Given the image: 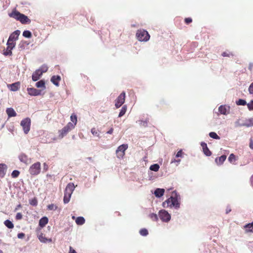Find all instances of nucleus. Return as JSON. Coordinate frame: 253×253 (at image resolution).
<instances>
[{
    "label": "nucleus",
    "instance_id": "nucleus-1",
    "mask_svg": "<svg viewBox=\"0 0 253 253\" xmlns=\"http://www.w3.org/2000/svg\"><path fill=\"white\" fill-rule=\"evenodd\" d=\"M167 204V207L170 208H174L178 210L180 206V196L175 191L172 192L171 196L163 203V206L165 207V205Z\"/></svg>",
    "mask_w": 253,
    "mask_h": 253
},
{
    "label": "nucleus",
    "instance_id": "nucleus-2",
    "mask_svg": "<svg viewBox=\"0 0 253 253\" xmlns=\"http://www.w3.org/2000/svg\"><path fill=\"white\" fill-rule=\"evenodd\" d=\"M75 186L73 183H69L67 185L65 192L63 201L65 204H67L70 201L71 195L74 191Z\"/></svg>",
    "mask_w": 253,
    "mask_h": 253
},
{
    "label": "nucleus",
    "instance_id": "nucleus-3",
    "mask_svg": "<svg viewBox=\"0 0 253 253\" xmlns=\"http://www.w3.org/2000/svg\"><path fill=\"white\" fill-rule=\"evenodd\" d=\"M9 15L10 17L20 21L23 24L30 22V19L27 16L21 14L19 12L16 10L13 11L11 13L9 14Z\"/></svg>",
    "mask_w": 253,
    "mask_h": 253
},
{
    "label": "nucleus",
    "instance_id": "nucleus-4",
    "mask_svg": "<svg viewBox=\"0 0 253 253\" xmlns=\"http://www.w3.org/2000/svg\"><path fill=\"white\" fill-rule=\"evenodd\" d=\"M136 37L140 42H146L149 40L150 36L147 31L139 29L136 31Z\"/></svg>",
    "mask_w": 253,
    "mask_h": 253
},
{
    "label": "nucleus",
    "instance_id": "nucleus-5",
    "mask_svg": "<svg viewBox=\"0 0 253 253\" xmlns=\"http://www.w3.org/2000/svg\"><path fill=\"white\" fill-rule=\"evenodd\" d=\"M41 170V165L39 162L32 165L29 169V173L33 175H37L40 174Z\"/></svg>",
    "mask_w": 253,
    "mask_h": 253
},
{
    "label": "nucleus",
    "instance_id": "nucleus-6",
    "mask_svg": "<svg viewBox=\"0 0 253 253\" xmlns=\"http://www.w3.org/2000/svg\"><path fill=\"white\" fill-rule=\"evenodd\" d=\"M74 128V127H73V125L67 124V125L65 126L63 128L58 131V138H63L65 135L67 134L69 132L71 131Z\"/></svg>",
    "mask_w": 253,
    "mask_h": 253
},
{
    "label": "nucleus",
    "instance_id": "nucleus-7",
    "mask_svg": "<svg viewBox=\"0 0 253 253\" xmlns=\"http://www.w3.org/2000/svg\"><path fill=\"white\" fill-rule=\"evenodd\" d=\"M21 126L23 128V130L25 134H27L30 129V125H31V120L29 118H25L22 120L20 123Z\"/></svg>",
    "mask_w": 253,
    "mask_h": 253
},
{
    "label": "nucleus",
    "instance_id": "nucleus-8",
    "mask_svg": "<svg viewBox=\"0 0 253 253\" xmlns=\"http://www.w3.org/2000/svg\"><path fill=\"white\" fill-rule=\"evenodd\" d=\"M159 217L162 221L165 222H168L171 218L170 214L165 210L159 211Z\"/></svg>",
    "mask_w": 253,
    "mask_h": 253
},
{
    "label": "nucleus",
    "instance_id": "nucleus-9",
    "mask_svg": "<svg viewBox=\"0 0 253 253\" xmlns=\"http://www.w3.org/2000/svg\"><path fill=\"white\" fill-rule=\"evenodd\" d=\"M126 93L122 92L115 101V106L116 108L120 107L125 102Z\"/></svg>",
    "mask_w": 253,
    "mask_h": 253
},
{
    "label": "nucleus",
    "instance_id": "nucleus-10",
    "mask_svg": "<svg viewBox=\"0 0 253 253\" xmlns=\"http://www.w3.org/2000/svg\"><path fill=\"white\" fill-rule=\"evenodd\" d=\"M127 148V144H122L120 145L116 150V155L118 158H122L125 154V151Z\"/></svg>",
    "mask_w": 253,
    "mask_h": 253
},
{
    "label": "nucleus",
    "instance_id": "nucleus-11",
    "mask_svg": "<svg viewBox=\"0 0 253 253\" xmlns=\"http://www.w3.org/2000/svg\"><path fill=\"white\" fill-rule=\"evenodd\" d=\"M230 107L229 105H222L218 107V111L220 114L227 115L229 114Z\"/></svg>",
    "mask_w": 253,
    "mask_h": 253
},
{
    "label": "nucleus",
    "instance_id": "nucleus-12",
    "mask_svg": "<svg viewBox=\"0 0 253 253\" xmlns=\"http://www.w3.org/2000/svg\"><path fill=\"white\" fill-rule=\"evenodd\" d=\"M19 161L27 165L31 162V159L28 158V156L24 153H21L18 156Z\"/></svg>",
    "mask_w": 253,
    "mask_h": 253
},
{
    "label": "nucleus",
    "instance_id": "nucleus-13",
    "mask_svg": "<svg viewBox=\"0 0 253 253\" xmlns=\"http://www.w3.org/2000/svg\"><path fill=\"white\" fill-rule=\"evenodd\" d=\"M37 236L40 241L42 243H51L52 242L51 238H46L45 235L42 233L38 234Z\"/></svg>",
    "mask_w": 253,
    "mask_h": 253
},
{
    "label": "nucleus",
    "instance_id": "nucleus-14",
    "mask_svg": "<svg viewBox=\"0 0 253 253\" xmlns=\"http://www.w3.org/2000/svg\"><path fill=\"white\" fill-rule=\"evenodd\" d=\"M28 94L31 96H38L41 94V90L37 89L35 88H27Z\"/></svg>",
    "mask_w": 253,
    "mask_h": 253
},
{
    "label": "nucleus",
    "instance_id": "nucleus-15",
    "mask_svg": "<svg viewBox=\"0 0 253 253\" xmlns=\"http://www.w3.org/2000/svg\"><path fill=\"white\" fill-rule=\"evenodd\" d=\"M20 34V31L19 30L15 31L10 35L8 40L11 42H16L18 39Z\"/></svg>",
    "mask_w": 253,
    "mask_h": 253
},
{
    "label": "nucleus",
    "instance_id": "nucleus-16",
    "mask_svg": "<svg viewBox=\"0 0 253 253\" xmlns=\"http://www.w3.org/2000/svg\"><path fill=\"white\" fill-rule=\"evenodd\" d=\"M7 86L11 91H16L20 88V83L17 82L12 84H8Z\"/></svg>",
    "mask_w": 253,
    "mask_h": 253
},
{
    "label": "nucleus",
    "instance_id": "nucleus-17",
    "mask_svg": "<svg viewBox=\"0 0 253 253\" xmlns=\"http://www.w3.org/2000/svg\"><path fill=\"white\" fill-rule=\"evenodd\" d=\"M7 169V166L4 164H0V178L4 177Z\"/></svg>",
    "mask_w": 253,
    "mask_h": 253
},
{
    "label": "nucleus",
    "instance_id": "nucleus-18",
    "mask_svg": "<svg viewBox=\"0 0 253 253\" xmlns=\"http://www.w3.org/2000/svg\"><path fill=\"white\" fill-rule=\"evenodd\" d=\"M42 74L40 70L38 69L34 72L32 75V80L34 82L38 81L42 76Z\"/></svg>",
    "mask_w": 253,
    "mask_h": 253
},
{
    "label": "nucleus",
    "instance_id": "nucleus-19",
    "mask_svg": "<svg viewBox=\"0 0 253 253\" xmlns=\"http://www.w3.org/2000/svg\"><path fill=\"white\" fill-rule=\"evenodd\" d=\"M165 189L163 188H157L154 192L155 196L157 198H160L164 195Z\"/></svg>",
    "mask_w": 253,
    "mask_h": 253
},
{
    "label": "nucleus",
    "instance_id": "nucleus-20",
    "mask_svg": "<svg viewBox=\"0 0 253 253\" xmlns=\"http://www.w3.org/2000/svg\"><path fill=\"white\" fill-rule=\"evenodd\" d=\"M226 156L224 155H222L220 157L216 158L215 159V162L217 165H221L223 162L225 161Z\"/></svg>",
    "mask_w": 253,
    "mask_h": 253
},
{
    "label": "nucleus",
    "instance_id": "nucleus-21",
    "mask_svg": "<svg viewBox=\"0 0 253 253\" xmlns=\"http://www.w3.org/2000/svg\"><path fill=\"white\" fill-rule=\"evenodd\" d=\"M70 120L71 122H69L68 124L73 125V127L75 128L77 123V117L76 115L74 114H72L70 116Z\"/></svg>",
    "mask_w": 253,
    "mask_h": 253
},
{
    "label": "nucleus",
    "instance_id": "nucleus-22",
    "mask_svg": "<svg viewBox=\"0 0 253 253\" xmlns=\"http://www.w3.org/2000/svg\"><path fill=\"white\" fill-rule=\"evenodd\" d=\"M6 112L9 118L15 117L17 115L16 112L12 108H8L6 109Z\"/></svg>",
    "mask_w": 253,
    "mask_h": 253
},
{
    "label": "nucleus",
    "instance_id": "nucleus-23",
    "mask_svg": "<svg viewBox=\"0 0 253 253\" xmlns=\"http://www.w3.org/2000/svg\"><path fill=\"white\" fill-rule=\"evenodd\" d=\"M48 222V219L47 217L44 216L42 217L39 221V225L42 227H43L45 225L47 224Z\"/></svg>",
    "mask_w": 253,
    "mask_h": 253
},
{
    "label": "nucleus",
    "instance_id": "nucleus-24",
    "mask_svg": "<svg viewBox=\"0 0 253 253\" xmlns=\"http://www.w3.org/2000/svg\"><path fill=\"white\" fill-rule=\"evenodd\" d=\"M61 80L59 76H53L51 79V82L55 85H59V81Z\"/></svg>",
    "mask_w": 253,
    "mask_h": 253
},
{
    "label": "nucleus",
    "instance_id": "nucleus-25",
    "mask_svg": "<svg viewBox=\"0 0 253 253\" xmlns=\"http://www.w3.org/2000/svg\"><path fill=\"white\" fill-rule=\"evenodd\" d=\"M36 86L38 88H42V89H45L46 88L45 85V82L43 80H41L36 83Z\"/></svg>",
    "mask_w": 253,
    "mask_h": 253
},
{
    "label": "nucleus",
    "instance_id": "nucleus-26",
    "mask_svg": "<svg viewBox=\"0 0 253 253\" xmlns=\"http://www.w3.org/2000/svg\"><path fill=\"white\" fill-rule=\"evenodd\" d=\"M246 232H253V222L244 226Z\"/></svg>",
    "mask_w": 253,
    "mask_h": 253
},
{
    "label": "nucleus",
    "instance_id": "nucleus-27",
    "mask_svg": "<svg viewBox=\"0 0 253 253\" xmlns=\"http://www.w3.org/2000/svg\"><path fill=\"white\" fill-rule=\"evenodd\" d=\"M228 160L230 163L235 165L237 158L234 154H231L229 155Z\"/></svg>",
    "mask_w": 253,
    "mask_h": 253
},
{
    "label": "nucleus",
    "instance_id": "nucleus-28",
    "mask_svg": "<svg viewBox=\"0 0 253 253\" xmlns=\"http://www.w3.org/2000/svg\"><path fill=\"white\" fill-rule=\"evenodd\" d=\"M6 45L7 48H8V49H10L12 50L16 45V42H13L8 40L7 42Z\"/></svg>",
    "mask_w": 253,
    "mask_h": 253
},
{
    "label": "nucleus",
    "instance_id": "nucleus-29",
    "mask_svg": "<svg viewBox=\"0 0 253 253\" xmlns=\"http://www.w3.org/2000/svg\"><path fill=\"white\" fill-rule=\"evenodd\" d=\"M76 222L78 225H83L85 222V219L83 217H78L76 219Z\"/></svg>",
    "mask_w": 253,
    "mask_h": 253
},
{
    "label": "nucleus",
    "instance_id": "nucleus-30",
    "mask_svg": "<svg viewBox=\"0 0 253 253\" xmlns=\"http://www.w3.org/2000/svg\"><path fill=\"white\" fill-rule=\"evenodd\" d=\"M160 169V166L158 164H155L151 165L150 167V169L154 171H158Z\"/></svg>",
    "mask_w": 253,
    "mask_h": 253
},
{
    "label": "nucleus",
    "instance_id": "nucleus-31",
    "mask_svg": "<svg viewBox=\"0 0 253 253\" xmlns=\"http://www.w3.org/2000/svg\"><path fill=\"white\" fill-rule=\"evenodd\" d=\"M4 225L9 229H12L14 227L13 224L9 220H6L4 222Z\"/></svg>",
    "mask_w": 253,
    "mask_h": 253
},
{
    "label": "nucleus",
    "instance_id": "nucleus-32",
    "mask_svg": "<svg viewBox=\"0 0 253 253\" xmlns=\"http://www.w3.org/2000/svg\"><path fill=\"white\" fill-rule=\"evenodd\" d=\"M127 109V107L126 105H124L122 108H121V110L119 113V117H122L126 112Z\"/></svg>",
    "mask_w": 253,
    "mask_h": 253
},
{
    "label": "nucleus",
    "instance_id": "nucleus-33",
    "mask_svg": "<svg viewBox=\"0 0 253 253\" xmlns=\"http://www.w3.org/2000/svg\"><path fill=\"white\" fill-rule=\"evenodd\" d=\"M91 132L95 136H96L98 138L100 137V132L98 130L96 129L95 128H92L91 130Z\"/></svg>",
    "mask_w": 253,
    "mask_h": 253
},
{
    "label": "nucleus",
    "instance_id": "nucleus-34",
    "mask_svg": "<svg viewBox=\"0 0 253 253\" xmlns=\"http://www.w3.org/2000/svg\"><path fill=\"white\" fill-rule=\"evenodd\" d=\"M23 36L27 38H30L32 37V33L30 31L26 30L23 33Z\"/></svg>",
    "mask_w": 253,
    "mask_h": 253
},
{
    "label": "nucleus",
    "instance_id": "nucleus-35",
    "mask_svg": "<svg viewBox=\"0 0 253 253\" xmlns=\"http://www.w3.org/2000/svg\"><path fill=\"white\" fill-rule=\"evenodd\" d=\"M149 217L153 221H157L158 220V216L156 213H151L149 215Z\"/></svg>",
    "mask_w": 253,
    "mask_h": 253
},
{
    "label": "nucleus",
    "instance_id": "nucleus-36",
    "mask_svg": "<svg viewBox=\"0 0 253 253\" xmlns=\"http://www.w3.org/2000/svg\"><path fill=\"white\" fill-rule=\"evenodd\" d=\"M209 136L211 138L215 139H220V137L214 132H211L209 133Z\"/></svg>",
    "mask_w": 253,
    "mask_h": 253
},
{
    "label": "nucleus",
    "instance_id": "nucleus-37",
    "mask_svg": "<svg viewBox=\"0 0 253 253\" xmlns=\"http://www.w3.org/2000/svg\"><path fill=\"white\" fill-rule=\"evenodd\" d=\"M139 233L141 236H146L148 234V230L145 228L140 230Z\"/></svg>",
    "mask_w": 253,
    "mask_h": 253
},
{
    "label": "nucleus",
    "instance_id": "nucleus-38",
    "mask_svg": "<svg viewBox=\"0 0 253 253\" xmlns=\"http://www.w3.org/2000/svg\"><path fill=\"white\" fill-rule=\"evenodd\" d=\"M236 103L237 105H243V106L247 104L246 100H245L244 99H239L238 101H236Z\"/></svg>",
    "mask_w": 253,
    "mask_h": 253
},
{
    "label": "nucleus",
    "instance_id": "nucleus-39",
    "mask_svg": "<svg viewBox=\"0 0 253 253\" xmlns=\"http://www.w3.org/2000/svg\"><path fill=\"white\" fill-rule=\"evenodd\" d=\"M57 209V206L54 204H50L47 206V209L50 211H55Z\"/></svg>",
    "mask_w": 253,
    "mask_h": 253
},
{
    "label": "nucleus",
    "instance_id": "nucleus-40",
    "mask_svg": "<svg viewBox=\"0 0 253 253\" xmlns=\"http://www.w3.org/2000/svg\"><path fill=\"white\" fill-rule=\"evenodd\" d=\"M203 150L204 153L207 156H210L211 155V153L210 151V150L209 149L208 147L205 148V149H203Z\"/></svg>",
    "mask_w": 253,
    "mask_h": 253
},
{
    "label": "nucleus",
    "instance_id": "nucleus-41",
    "mask_svg": "<svg viewBox=\"0 0 253 253\" xmlns=\"http://www.w3.org/2000/svg\"><path fill=\"white\" fill-rule=\"evenodd\" d=\"M3 54L5 56H10L12 55V50L10 49H8L6 47V49L4 51Z\"/></svg>",
    "mask_w": 253,
    "mask_h": 253
},
{
    "label": "nucleus",
    "instance_id": "nucleus-42",
    "mask_svg": "<svg viewBox=\"0 0 253 253\" xmlns=\"http://www.w3.org/2000/svg\"><path fill=\"white\" fill-rule=\"evenodd\" d=\"M139 125L141 126H147L148 125V121H143V120H139L138 122Z\"/></svg>",
    "mask_w": 253,
    "mask_h": 253
},
{
    "label": "nucleus",
    "instance_id": "nucleus-43",
    "mask_svg": "<svg viewBox=\"0 0 253 253\" xmlns=\"http://www.w3.org/2000/svg\"><path fill=\"white\" fill-rule=\"evenodd\" d=\"M235 124L236 126H246L247 127H249V126H251L250 125H248V124H240L239 120L236 121Z\"/></svg>",
    "mask_w": 253,
    "mask_h": 253
},
{
    "label": "nucleus",
    "instance_id": "nucleus-44",
    "mask_svg": "<svg viewBox=\"0 0 253 253\" xmlns=\"http://www.w3.org/2000/svg\"><path fill=\"white\" fill-rule=\"evenodd\" d=\"M29 203L30 205L35 206L37 205L38 201L36 198H34L30 200Z\"/></svg>",
    "mask_w": 253,
    "mask_h": 253
},
{
    "label": "nucleus",
    "instance_id": "nucleus-45",
    "mask_svg": "<svg viewBox=\"0 0 253 253\" xmlns=\"http://www.w3.org/2000/svg\"><path fill=\"white\" fill-rule=\"evenodd\" d=\"M48 68L46 65H42L39 70H40L42 74L46 72L47 71Z\"/></svg>",
    "mask_w": 253,
    "mask_h": 253
},
{
    "label": "nucleus",
    "instance_id": "nucleus-46",
    "mask_svg": "<svg viewBox=\"0 0 253 253\" xmlns=\"http://www.w3.org/2000/svg\"><path fill=\"white\" fill-rule=\"evenodd\" d=\"M184 155V153L182 152L181 149L179 150L175 155V157L176 158H183Z\"/></svg>",
    "mask_w": 253,
    "mask_h": 253
},
{
    "label": "nucleus",
    "instance_id": "nucleus-47",
    "mask_svg": "<svg viewBox=\"0 0 253 253\" xmlns=\"http://www.w3.org/2000/svg\"><path fill=\"white\" fill-rule=\"evenodd\" d=\"M19 173L20 172L18 170H14L12 171L11 173V176L13 178H16L18 176Z\"/></svg>",
    "mask_w": 253,
    "mask_h": 253
},
{
    "label": "nucleus",
    "instance_id": "nucleus-48",
    "mask_svg": "<svg viewBox=\"0 0 253 253\" xmlns=\"http://www.w3.org/2000/svg\"><path fill=\"white\" fill-rule=\"evenodd\" d=\"M247 105L249 110L253 111V100L248 103Z\"/></svg>",
    "mask_w": 253,
    "mask_h": 253
},
{
    "label": "nucleus",
    "instance_id": "nucleus-49",
    "mask_svg": "<svg viewBox=\"0 0 253 253\" xmlns=\"http://www.w3.org/2000/svg\"><path fill=\"white\" fill-rule=\"evenodd\" d=\"M180 162H181V160L180 159H173L171 160L170 163L171 164L176 163V165L178 166L179 164V163H180Z\"/></svg>",
    "mask_w": 253,
    "mask_h": 253
},
{
    "label": "nucleus",
    "instance_id": "nucleus-50",
    "mask_svg": "<svg viewBox=\"0 0 253 253\" xmlns=\"http://www.w3.org/2000/svg\"><path fill=\"white\" fill-rule=\"evenodd\" d=\"M248 90L250 94H253V82L249 86Z\"/></svg>",
    "mask_w": 253,
    "mask_h": 253
},
{
    "label": "nucleus",
    "instance_id": "nucleus-51",
    "mask_svg": "<svg viewBox=\"0 0 253 253\" xmlns=\"http://www.w3.org/2000/svg\"><path fill=\"white\" fill-rule=\"evenodd\" d=\"M223 57H230V55L233 56L232 54L230 52H224L222 53Z\"/></svg>",
    "mask_w": 253,
    "mask_h": 253
},
{
    "label": "nucleus",
    "instance_id": "nucleus-52",
    "mask_svg": "<svg viewBox=\"0 0 253 253\" xmlns=\"http://www.w3.org/2000/svg\"><path fill=\"white\" fill-rule=\"evenodd\" d=\"M22 214L21 213L18 212L16 214L15 218L17 220H20L22 218Z\"/></svg>",
    "mask_w": 253,
    "mask_h": 253
},
{
    "label": "nucleus",
    "instance_id": "nucleus-53",
    "mask_svg": "<svg viewBox=\"0 0 253 253\" xmlns=\"http://www.w3.org/2000/svg\"><path fill=\"white\" fill-rule=\"evenodd\" d=\"M25 236V234L23 233H19L17 235V237L19 238V239H22Z\"/></svg>",
    "mask_w": 253,
    "mask_h": 253
},
{
    "label": "nucleus",
    "instance_id": "nucleus-54",
    "mask_svg": "<svg viewBox=\"0 0 253 253\" xmlns=\"http://www.w3.org/2000/svg\"><path fill=\"white\" fill-rule=\"evenodd\" d=\"M43 170L45 171H46L48 169V165L45 163H43Z\"/></svg>",
    "mask_w": 253,
    "mask_h": 253
},
{
    "label": "nucleus",
    "instance_id": "nucleus-55",
    "mask_svg": "<svg viewBox=\"0 0 253 253\" xmlns=\"http://www.w3.org/2000/svg\"><path fill=\"white\" fill-rule=\"evenodd\" d=\"M192 19L191 18H186L185 19V22L187 24H189L192 22Z\"/></svg>",
    "mask_w": 253,
    "mask_h": 253
},
{
    "label": "nucleus",
    "instance_id": "nucleus-56",
    "mask_svg": "<svg viewBox=\"0 0 253 253\" xmlns=\"http://www.w3.org/2000/svg\"><path fill=\"white\" fill-rule=\"evenodd\" d=\"M24 42H21L18 45L19 47L21 49H23L24 48Z\"/></svg>",
    "mask_w": 253,
    "mask_h": 253
},
{
    "label": "nucleus",
    "instance_id": "nucleus-57",
    "mask_svg": "<svg viewBox=\"0 0 253 253\" xmlns=\"http://www.w3.org/2000/svg\"><path fill=\"white\" fill-rule=\"evenodd\" d=\"M201 145L203 148V149H205V148L207 147V145L206 143L202 142L201 143Z\"/></svg>",
    "mask_w": 253,
    "mask_h": 253
},
{
    "label": "nucleus",
    "instance_id": "nucleus-58",
    "mask_svg": "<svg viewBox=\"0 0 253 253\" xmlns=\"http://www.w3.org/2000/svg\"><path fill=\"white\" fill-rule=\"evenodd\" d=\"M69 253H77L75 250H74L71 247H70Z\"/></svg>",
    "mask_w": 253,
    "mask_h": 253
},
{
    "label": "nucleus",
    "instance_id": "nucleus-59",
    "mask_svg": "<svg viewBox=\"0 0 253 253\" xmlns=\"http://www.w3.org/2000/svg\"><path fill=\"white\" fill-rule=\"evenodd\" d=\"M250 147L251 149H253V141L252 139L250 140Z\"/></svg>",
    "mask_w": 253,
    "mask_h": 253
},
{
    "label": "nucleus",
    "instance_id": "nucleus-60",
    "mask_svg": "<svg viewBox=\"0 0 253 253\" xmlns=\"http://www.w3.org/2000/svg\"><path fill=\"white\" fill-rule=\"evenodd\" d=\"M253 67V63H250L249 64V70H252Z\"/></svg>",
    "mask_w": 253,
    "mask_h": 253
},
{
    "label": "nucleus",
    "instance_id": "nucleus-61",
    "mask_svg": "<svg viewBox=\"0 0 253 253\" xmlns=\"http://www.w3.org/2000/svg\"><path fill=\"white\" fill-rule=\"evenodd\" d=\"M251 184H252V186L253 187V175L251 177Z\"/></svg>",
    "mask_w": 253,
    "mask_h": 253
},
{
    "label": "nucleus",
    "instance_id": "nucleus-62",
    "mask_svg": "<svg viewBox=\"0 0 253 253\" xmlns=\"http://www.w3.org/2000/svg\"><path fill=\"white\" fill-rule=\"evenodd\" d=\"M21 208V205L19 204L15 209V210H17L19 208Z\"/></svg>",
    "mask_w": 253,
    "mask_h": 253
},
{
    "label": "nucleus",
    "instance_id": "nucleus-63",
    "mask_svg": "<svg viewBox=\"0 0 253 253\" xmlns=\"http://www.w3.org/2000/svg\"><path fill=\"white\" fill-rule=\"evenodd\" d=\"M231 211V210H226V213H228L229 211Z\"/></svg>",
    "mask_w": 253,
    "mask_h": 253
},
{
    "label": "nucleus",
    "instance_id": "nucleus-64",
    "mask_svg": "<svg viewBox=\"0 0 253 253\" xmlns=\"http://www.w3.org/2000/svg\"><path fill=\"white\" fill-rule=\"evenodd\" d=\"M107 133H111V130H109V131H107Z\"/></svg>",
    "mask_w": 253,
    "mask_h": 253
}]
</instances>
